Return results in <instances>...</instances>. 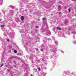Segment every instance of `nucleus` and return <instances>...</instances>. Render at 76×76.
I'll return each instance as SVG.
<instances>
[{"label": "nucleus", "mask_w": 76, "mask_h": 76, "mask_svg": "<svg viewBox=\"0 0 76 76\" xmlns=\"http://www.w3.org/2000/svg\"><path fill=\"white\" fill-rule=\"evenodd\" d=\"M21 19L22 20H24V17H23V16H22L21 17Z\"/></svg>", "instance_id": "obj_1"}, {"label": "nucleus", "mask_w": 76, "mask_h": 76, "mask_svg": "<svg viewBox=\"0 0 76 76\" xmlns=\"http://www.w3.org/2000/svg\"><path fill=\"white\" fill-rule=\"evenodd\" d=\"M58 8L59 9V11L61 10V7H58Z\"/></svg>", "instance_id": "obj_2"}, {"label": "nucleus", "mask_w": 76, "mask_h": 76, "mask_svg": "<svg viewBox=\"0 0 76 76\" xmlns=\"http://www.w3.org/2000/svg\"><path fill=\"white\" fill-rule=\"evenodd\" d=\"M57 28L58 29H59V30H61V29L60 28H58V27H57Z\"/></svg>", "instance_id": "obj_3"}, {"label": "nucleus", "mask_w": 76, "mask_h": 76, "mask_svg": "<svg viewBox=\"0 0 76 76\" xmlns=\"http://www.w3.org/2000/svg\"><path fill=\"white\" fill-rule=\"evenodd\" d=\"M14 52L15 53H17V51L16 50H14Z\"/></svg>", "instance_id": "obj_4"}, {"label": "nucleus", "mask_w": 76, "mask_h": 76, "mask_svg": "<svg viewBox=\"0 0 76 76\" xmlns=\"http://www.w3.org/2000/svg\"><path fill=\"white\" fill-rule=\"evenodd\" d=\"M45 19H46V18H42L43 20H45Z\"/></svg>", "instance_id": "obj_5"}, {"label": "nucleus", "mask_w": 76, "mask_h": 76, "mask_svg": "<svg viewBox=\"0 0 76 76\" xmlns=\"http://www.w3.org/2000/svg\"><path fill=\"white\" fill-rule=\"evenodd\" d=\"M4 25H1V27H4Z\"/></svg>", "instance_id": "obj_6"}, {"label": "nucleus", "mask_w": 76, "mask_h": 76, "mask_svg": "<svg viewBox=\"0 0 76 76\" xmlns=\"http://www.w3.org/2000/svg\"><path fill=\"white\" fill-rule=\"evenodd\" d=\"M68 10H69V12H70V11H71L70 9L69 8V9H68Z\"/></svg>", "instance_id": "obj_7"}, {"label": "nucleus", "mask_w": 76, "mask_h": 76, "mask_svg": "<svg viewBox=\"0 0 76 76\" xmlns=\"http://www.w3.org/2000/svg\"><path fill=\"white\" fill-rule=\"evenodd\" d=\"M38 70H41V68H40L39 67V68H38Z\"/></svg>", "instance_id": "obj_8"}, {"label": "nucleus", "mask_w": 76, "mask_h": 76, "mask_svg": "<svg viewBox=\"0 0 76 76\" xmlns=\"http://www.w3.org/2000/svg\"><path fill=\"white\" fill-rule=\"evenodd\" d=\"M36 28H39V27H38V26H36Z\"/></svg>", "instance_id": "obj_9"}, {"label": "nucleus", "mask_w": 76, "mask_h": 76, "mask_svg": "<svg viewBox=\"0 0 76 76\" xmlns=\"http://www.w3.org/2000/svg\"><path fill=\"white\" fill-rule=\"evenodd\" d=\"M7 41H8V42H10V40H9V39H7Z\"/></svg>", "instance_id": "obj_10"}, {"label": "nucleus", "mask_w": 76, "mask_h": 76, "mask_svg": "<svg viewBox=\"0 0 76 76\" xmlns=\"http://www.w3.org/2000/svg\"><path fill=\"white\" fill-rule=\"evenodd\" d=\"M3 64H2L1 65V67H2V66H3Z\"/></svg>", "instance_id": "obj_11"}, {"label": "nucleus", "mask_w": 76, "mask_h": 76, "mask_svg": "<svg viewBox=\"0 0 76 76\" xmlns=\"http://www.w3.org/2000/svg\"><path fill=\"white\" fill-rule=\"evenodd\" d=\"M41 51H43V50H42V49H41Z\"/></svg>", "instance_id": "obj_12"}, {"label": "nucleus", "mask_w": 76, "mask_h": 76, "mask_svg": "<svg viewBox=\"0 0 76 76\" xmlns=\"http://www.w3.org/2000/svg\"><path fill=\"white\" fill-rule=\"evenodd\" d=\"M42 60H43V61H44V59H42Z\"/></svg>", "instance_id": "obj_13"}, {"label": "nucleus", "mask_w": 76, "mask_h": 76, "mask_svg": "<svg viewBox=\"0 0 76 76\" xmlns=\"http://www.w3.org/2000/svg\"><path fill=\"white\" fill-rule=\"evenodd\" d=\"M32 76V74H31V76Z\"/></svg>", "instance_id": "obj_14"}, {"label": "nucleus", "mask_w": 76, "mask_h": 76, "mask_svg": "<svg viewBox=\"0 0 76 76\" xmlns=\"http://www.w3.org/2000/svg\"><path fill=\"white\" fill-rule=\"evenodd\" d=\"M59 14H60L61 13V12H59Z\"/></svg>", "instance_id": "obj_15"}, {"label": "nucleus", "mask_w": 76, "mask_h": 76, "mask_svg": "<svg viewBox=\"0 0 76 76\" xmlns=\"http://www.w3.org/2000/svg\"><path fill=\"white\" fill-rule=\"evenodd\" d=\"M10 47H11V46H10Z\"/></svg>", "instance_id": "obj_16"}, {"label": "nucleus", "mask_w": 76, "mask_h": 76, "mask_svg": "<svg viewBox=\"0 0 76 76\" xmlns=\"http://www.w3.org/2000/svg\"><path fill=\"white\" fill-rule=\"evenodd\" d=\"M37 50H38V49H37Z\"/></svg>", "instance_id": "obj_17"}]
</instances>
